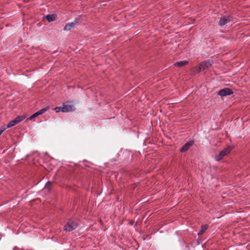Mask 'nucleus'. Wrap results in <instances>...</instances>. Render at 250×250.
Listing matches in <instances>:
<instances>
[{"label":"nucleus","mask_w":250,"mask_h":250,"mask_svg":"<svg viewBox=\"0 0 250 250\" xmlns=\"http://www.w3.org/2000/svg\"><path fill=\"white\" fill-rule=\"evenodd\" d=\"M56 15L54 14H49L46 16V19L48 22L54 21L56 19Z\"/></svg>","instance_id":"11"},{"label":"nucleus","mask_w":250,"mask_h":250,"mask_svg":"<svg viewBox=\"0 0 250 250\" xmlns=\"http://www.w3.org/2000/svg\"><path fill=\"white\" fill-rule=\"evenodd\" d=\"M232 21V17L231 16H222L220 18V20L218 22V24L220 26H223Z\"/></svg>","instance_id":"5"},{"label":"nucleus","mask_w":250,"mask_h":250,"mask_svg":"<svg viewBox=\"0 0 250 250\" xmlns=\"http://www.w3.org/2000/svg\"><path fill=\"white\" fill-rule=\"evenodd\" d=\"M213 63V61L212 59L205 61L199 64V70L201 71H204L211 66Z\"/></svg>","instance_id":"3"},{"label":"nucleus","mask_w":250,"mask_h":250,"mask_svg":"<svg viewBox=\"0 0 250 250\" xmlns=\"http://www.w3.org/2000/svg\"><path fill=\"white\" fill-rule=\"evenodd\" d=\"M5 129V128H4L3 129L0 130V136L2 133V132L4 131V130Z\"/></svg>","instance_id":"17"},{"label":"nucleus","mask_w":250,"mask_h":250,"mask_svg":"<svg viewBox=\"0 0 250 250\" xmlns=\"http://www.w3.org/2000/svg\"><path fill=\"white\" fill-rule=\"evenodd\" d=\"M37 116H37V114L35 113L32 115H31L28 119V120H32V119L37 117Z\"/></svg>","instance_id":"16"},{"label":"nucleus","mask_w":250,"mask_h":250,"mask_svg":"<svg viewBox=\"0 0 250 250\" xmlns=\"http://www.w3.org/2000/svg\"><path fill=\"white\" fill-rule=\"evenodd\" d=\"M24 119L23 116H18L14 120L11 121L7 125V128L11 127L15 125H16L19 123L21 122Z\"/></svg>","instance_id":"7"},{"label":"nucleus","mask_w":250,"mask_h":250,"mask_svg":"<svg viewBox=\"0 0 250 250\" xmlns=\"http://www.w3.org/2000/svg\"><path fill=\"white\" fill-rule=\"evenodd\" d=\"M48 109H49L48 107L43 108L39 110L38 111L36 112V113L37 114V116H38L39 115L43 114L44 112H45Z\"/></svg>","instance_id":"14"},{"label":"nucleus","mask_w":250,"mask_h":250,"mask_svg":"<svg viewBox=\"0 0 250 250\" xmlns=\"http://www.w3.org/2000/svg\"><path fill=\"white\" fill-rule=\"evenodd\" d=\"M51 185L52 183L50 182H48L45 186V188L46 189H48V190H50L51 188Z\"/></svg>","instance_id":"15"},{"label":"nucleus","mask_w":250,"mask_h":250,"mask_svg":"<svg viewBox=\"0 0 250 250\" xmlns=\"http://www.w3.org/2000/svg\"><path fill=\"white\" fill-rule=\"evenodd\" d=\"M194 143L193 141H188L180 149V152H184L187 151Z\"/></svg>","instance_id":"9"},{"label":"nucleus","mask_w":250,"mask_h":250,"mask_svg":"<svg viewBox=\"0 0 250 250\" xmlns=\"http://www.w3.org/2000/svg\"><path fill=\"white\" fill-rule=\"evenodd\" d=\"M188 64V62L186 61H180L174 63L175 66H177L179 67H183L184 65H187Z\"/></svg>","instance_id":"10"},{"label":"nucleus","mask_w":250,"mask_h":250,"mask_svg":"<svg viewBox=\"0 0 250 250\" xmlns=\"http://www.w3.org/2000/svg\"><path fill=\"white\" fill-rule=\"evenodd\" d=\"M56 112H59L61 111L62 112H71L75 110L74 107L70 104H63L62 106L60 107H56L55 108Z\"/></svg>","instance_id":"1"},{"label":"nucleus","mask_w":250,"mask_h":250,"mask_svg":"<svg viewBox=\"0 0 250 250\" xmlns=\"http://www.w3.org/2000/svg\"><path fill=\"white\" fill-rule=\"evenodd\" d=\"M191 72L193 75H196L201 72V70H199V65L192 67L191 68Z\"/></svg>","instance_id":"13"},{"label":"nucleus","mask_w":250,"mask_h":250,"mask_svg":"<svg viewBox=\"0 0 250 250\" xmlns=\"http://www.w3.org/2000/svg\"><path fill=\"white\" fill-rule=\"evenodd\" d=\"M78 24V21L75 20L73 22L66 23L64 26L63 30L64 31H70L71 29L74 28L76 25Z\"/></svg>","instance_id":"8"},{"label":"nucleus","mask_w":250,"mask_h":250,"mask_svg":"<svg viewBox=\"0 0 250 250\" xmlns=\"http://www.w3.org/2000/svg\"><path fill=\"white\" fill-rule=\"evenodd\" d=\"M233 93V92L232 90L230 88L226 87V88H224L220 90H219L217 94L218 95H219L220 96L225 97V96L230 95L232 94Z\"/></svg>","instance_id":"6"},{"label":"nucleus","mask_w":250,"mask_h":250,"mask_svg":"<svg viewBox=\"0 0 250 250\" xmlns=\"http://www.w3.org/2000/svg\"><path fill=\"white\" fill-rule=\"evenodd\" d=\"M208 228V225H204L202 226L201 229L198 232V235H201L204 233V232Z\"/></svg>","instance_id":"12"},{"label":"nucleus","mask_w":250,"mask_h":250,"mask_svg":"<svg viewBox=\"0 0 250 250\" xmlns=\"http://www.w3.org/2000/svg\"><path fill=\"white\" fill-rule=\"evenodd\" d=\"M232 148L230 146H228L227 148L223 149L219 153V154L215 156V159L217 161H219L222 160L225 156L229 154Z\"/></svg>","instance_id":"2"},{"label":"nucleus","mask_w":250,"mask_h":250,"mask_svg":"<svg viewBox=\"0 0 250 250\" xmlns=\"http://www.w3.org/2000/svg\"><path fill=\"white\" fill-rule=\"evenodd\" d=\"M78 224L76 222L69 220L64 227V230L66 231H71L77 227Z\"/></svg>","instance_id":"4"}]
</instances>
